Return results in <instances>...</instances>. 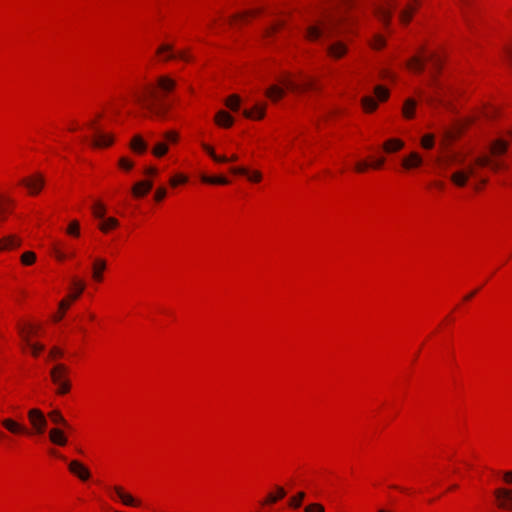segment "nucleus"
Listing matches in <instances>:
<instances>
[{
    "mask_svg": "<svg viewBox=\"0 0 512 512\" xmlns=\"http://www.w3.org/2000/svg\"><path fill=\"white\" fill-rule=\"evenodd\" d=\"M286 495V491L281 486H276V493H269L264 500L263 504H273L276 503L278 500L284 498Z\"/></svg>",
    "mask_w": 512,
    "mask_h": 512,
    "instance_id": "31",
    "label": "nucleus"
},
{
    "mask_svg": "<svg viewBox=\"0 0 512 512\" xmlns=\"http://www.w3.org/2000/svg\"><path fill=\"white\" fill-rule=\"evenodd\" d=\"M231 172L234 173V174H239V175H245V176H248V178L251 180V181H254V182H259L262 178L261 176V173L258 172V171H255L253 172L252 174H249L248 170L244 167H235V168H231Z\"/></svg>",
    "mask_w": 512,
    "mask_h": 512,
    "instance_id": "30",
    "label": "nucleus"
},
{
    "mask_svg": "<svg viewBox=\"0 0 512 512\" xmlns=\"http://www.w3.org/2000/svg\"><path fill=\"white\" fill-rule=\"evenodd\" d=\"M48 417L54 424L63 425L64 427H69L68 422L63 417L62 413L59 410H52L48 413Z\"/></svg>",
    "mask_w": 512,
    "mask_h": 512,
    "instance_id": "33",
    "label": "nucleus"
},
{
    "mask_svg": "<svg viewBox=\"0 0 512 512\" xmlns=\"http://www.w3.org/2000/svg\"><path fill=\"white\" fill-rule=\"evenodd\" d=\"M407 67L417 72H422L424 69V60L418 56H414L407 62Z\"/></svg>",
    "mask_w": 512,
    "mask_h": 512,
    "instance_id": "35",
    "label": "nucleus"
},
{
    "mask_svg": "<svg viewBox=\"0 0 512 512\" xmlns=\"http://www.w3.org/2000/svg\"><path fill=\"white\" fill-rule=\"evenodd\" d=\"M106 269V261L101 258L95 259L92 266V277L95 281L101 282L103 279L102 273Z\"/></svg>",
    "mask_w": 512,
    "mask_h": 512,
    "instance_id": "23",
    "label": "nucleus"
},
{
    "mask_svg": "<svg viewBox=\"0 0 512 512\" xmlns=\"http://www.w3.org/2000/svg\"><path fill=\"white\" fill-rule=\"evenodd\" d=\"M348 6L347 1L336 4L320 16L307 20L304 30L305 38L309 41L324 38L327 41L326 53L334 60H339L348 53V43L338 38L342 32L348 30V25L352 21L346 15Z\"/></svg>",
    "mask_w": 512,
    "mask_h": 512,
    "instance_id": "1",
    "label": "nucleus"
},
{
    "mask_svg": "<svg viewBox=\"0 0 512 512\" xmlns=\"http://www.w3.org/2000/svg\"><path fill=\"white\" fill-rule=\"evenodd\" d=\"M166 189L163 188V187H159L156 191H155V195H154V198L156 201L160 202L162 201L165 197H166Z\"/></svg>",
    "mask_w": 512,
    "mask_h": 512,
    "instance_id": "54",
    "label": "nucleus"
},
{
    "mask_svg": "<svg viewBox=\"0 0 512 512\" xmlns=\"http://www.w3.org/2000/svg\"><path fill=\"white\" fill-rule=\"evenodd\" d=\"M484 113V116L487 117V118H491L494 116L495 114V109L494 108H486L485 111L483 112Z\"/></svg>",
    "mask_w": 512,
    "mask_h": 512,
    "instance_id": "63",
    "label": "nucleus"
},
{
    "mask_svg": "<svg viewBox=\"0 0 512 512\" xmlns=\"http://www.w3.org/2000/svg\"><path fill=\"white\" fill-rule=\"evenodd\" d=\"M493 495L499 509L508 512L512 511V489L499 487L494 490Z\"/></svg>",
    "mask_w": 512,
    "mask_h": 512,
    "instance_id": "9",
    "label": "nucleus"
},
{
    "mask_svg": "<svg viewBox=\"0 0 512 512\" xmlns=\"http://www.w3.org/2000/svg\"><path fill=\"white\" fill-rule=\"evenodd\" d=\"M266 105L256 104L251 110H244L243 115L249 119H262L265 115Z\"/></svg>",
    "mask_w": 512,
    "mask_h": 512,
    "instance_id": "24",
    "label": "nucleus"
},
{
    "mask_svg": "<svg viewBox=\"0 0 512 512\" xmlns=\"http://www.w3.org/2000/svg\"><path fill=\"white\" fill-rule=\"evenodd\" d=\"M149 98H156V93L152 87H147L145 88L142 94L135 95V100L137 103L142 105L155 116L163 118L166 112L168 111L169 107L164 104L156 106L153 102L149 100Z\"/></svg>",
    "mask_w": 512,
    "mask_h": 512,
    "instance_id": "5",
    "label": "nucleus"
},
{
    "mask_svg": "<svg viewBox=\"0 0 512 512\" xmlns=\"http://www.w3.org/2000/svg\"><path fill=\"white\" fill-rule=\"evenodd\" d=\"M305 512H325L323 505L319 503H312L305 508Z\"/></svg>",
    "mask_w": 512,
    "mask_h": 512,
    "instance_id": "52",
    "label": "nucleus"
},
{
    "mask_svg": "<svg viewBox=\"0 0 512 512\" xmlns=\"http://www.w3.org/2000/svg\"><path fill=\"white\" fill-rule=\"evenodd\" d=\"M284 23L282 21H279L277 23H274L273 25L269 26L263 31V37L269 38L272 34H274L280 27H282Z\"/></svg>",
    "mask_w": 512,
    "mask_h": 512,
    "instance_id": "45",
    "label": "nucleus"
},
{
    "mask_svg": "<svg viewBox=\"0 0 512 512\" xmlns=\"http://www.w3.org/2000/svg\"><path fill=\"white\" fill-rule=\"evenodd\" d=\"M153 187V183L150 180L137 182L132 187V193L135 197L145 196Z\"/></svg>",
    "mask_w": 512,
    "mask_h": 512,
    "instance_id": "20",
    "label": "nucleus"
},
{
    "mask_svg": "<svg viewBox=\"0 0 512 512\" xmlns=\"http://www.w3.org/2000/svg\"><path fill=\"white\" fill-rule=\"evenodd\" d=\"M168 152V145L165 142H158L155 144L152 153L156 157H162Z\"/></svg>",
    "mask_w": 512,
    "mask_h": 512,
    "instance_id": "42",
    "label": "nucleus"
},
{
    "mask_svg": "<svg viewBox=\"0 0 512 512\" xmlns=\"http://www.w3.org/2000/svg\"><path fill=\"white\" fill-rule=\"evenodd\" d=\"M157 86L163 92H170L176 86V82L168 76H161L157 80Z\"/></svg>",
    "mask_w": 512,
    "mask_h": 512,
    "instance_id": "29",
    "label": "nucleus"
},
{
    "mask_svg": "<svg viewBox=\"0 0 512 512\" xmlns=\"http://www.w3.org/2000/svg\"><path fill=\"white\" fill-rule=\"evenodd\" d=\"M374 94H375L376 98L378 99V101H380V102L386 101L390 96L389 90L381 85L375 86Z\"/></svg>",
    "mask_w": 512,
    "mask_h": 512,
    "instance_id": "37",
    "label": "nucleus"
},
{
    "mask_svg": "<svg viewBox=\"0 0 512 512\" xmlns=\"http://www.w3.org/2000/svg\"><path fill=\"white\" fill-rule=\"evenodd\" d=\"M101 223L99 224V229L102 231V232H108L110 229H113V228H116L119 224L118 220L116 218H113V217H109V218H104V219H101Z\"/></svg>",
    "mask_w": 512,
    "mask_h": 512,
    "instance_id": "34",
    "label": "nucleus"
},
{
    "mask_svg": "<svg viewBox=\"0 0 512 512\" xmlns=\"http://www.w3.org/2000/svg\"><path fill=\"white\" fill-rule=\"evenodd\" d=\"M172 46L169 45V44H163L161 45L158 50H157V53L158 54H162V53H165L167 52V56L165 57L166 60H170V59H174V58H179L181 60H184V61H190V57L187 55V53L185 51H181L177 54L173 53L172 52Z\"/></svg>",
    "mask_w": 512,
    "mask_h": 512,
    "instance_id": "13",
    "label": "nucleus"
},
{
    "mask_svg": "<svg viewBox=\"0 0 512 512\" xmlns=\"http://www.w3.org/2000/svg\"><path fill=\"white\" fill-rule=\"evenodd\" d=\"M201 180L204 182V183H208V184H220V185H226L229 183V180L225 177H222V176H207V175H203Z\"/></svg>",
    "mask_w": 512,
    "mask_h": 512,
    "instance_id": "36",
    "label": "nucleus"
},
{
    "mask_svg": "<svg viewBox=\"0 0 512 512\" xmlns=\"http://www.w3.org/2000/svg\"><path fill=\"white\" fill-rule=\"evenodd\" d=\"M64 352L62 349H60L59 347H53L51 348L50 352H49V357L51 359H57V358H61L63 356Z\"/></svg>",
    "mask_w": 512,
    "mask_h": 512,
    "instance_id": "53",
    "label": "nucleus"
},
{
    "mask_svg": "<svg viewBox=\"0 0 512 512\" xmlns=\"http://www.w3.org/2000/svg\"><path fill=\"white\" fill-rule=\"evenodd\" d=\"M113 490L124 505L132 507L140 505V501L136 500L133 496L126 493L122 487L115 486Z\"/></svg>",
    "mask_w": 512,
    "mask_h": 512,
    "instance_id": "15",
    "label": "nucleus"
},
{
    "mask_svg": "<svg viewBox=\"0 0 512 512\" xmlns=\"http://www.w3.org/2000/svg\"><path fill=\"white\" fill-rule=\"evenodd\" d=\"M186 181L187 178L185 176H175L170 179V184L175 187L180 183H185Z\"/></svg>",
    "mask_w": 512,
    "mask_h": 512,
    "instance_id": "60",
    "label": "nucleus"
},
{
    "mask_svg": "<svg viewBox=\"0 0 512 512\" xmlns=\"http://www.w3.org/2000/svg\"><path fill=\"white\" fill-rule=\"evenodd\" d=\"M416 105L417 102L414 99L409 98L405 100L402 108V113L406 119H412L414 117Z\"/></svg>",
    "mask_w": 512,
    "mask_h": 512,
    "instance_id": "28",
    "label": "nucleus"
},
{
    "mask_svg": "<svg viewBox=\"0 0 512 512\" xmlns=\"http://www.w3.org/2000/svg\"><path fill=\"white\" fill-rule=\"evenodd\" d=\"M113 143L112 135L102 134L96 130L95 137L92 140V145L96 148L108 147Z\"/></svg>",
    "mask_w": 512,
    "mask_h": 512,
    "instance_id": "21",
    "label": "nucleus"
},
{
    "mask_svg": "<svg viewBox=\"0 0 512 512\" xmlns=\"http://www.w3.org/2000/svg\"><path fill=\"white\" fill-rule=\"evenodd\" d=\"M67 370L64 364H57L50 371L52 382L57 386V394L63 395L70 390V383L66 378Z\"/></svg>",
    "mask_w": 512,
    "mask_h": 512,
    "instance_id": "6",
    "label": "nucleus"
},
{
    "mask_svg": "<svg viewBox=\"0 0 512 512\" xmlns=\"http://www.w3.org/2000/svg\"><path fill=\"white\" fill-rule=\"evenodd\" d=\"M69 470L75 475H77L83 481L89 479L90 477L89 470L79 461H71L69 464Z\"/></svg>",
    "mask_w": 512,
    "mask_h": 512,
    "instance_id": "14",
    "label": "nucleus"
},
{
    "mask_svg": "<svg viewBox=\"0 0 512 512\" xmlns=\"http://www.w3.org/2000/svg\"><path fill=\"white\" fill-rule=\"evenodd\" d=\"M260 9H255V10H250V11H246L244 13H239V14H236L232 17V19L230 20V23L236 21V20H241V19H244L245 17H247L248 15H257L260 13Z\"/></svg>",
    "mask_w": 512,
    "mask_h": 512,
    "instance_id": "51",
    "label": "nucleus"
},
{
    "mask_svg": "<svg viewBox=\"0 0 512 512\" xmlns=\"http://www.w3.org/2000/svg\"><path fill=\"white\" fill-rule=\"evenodd\" d=\"M20 329H25V331L28 333L29 338L31 339V336L38 335V331L40 329V326L34 325V324H27L24 326H19L18 331L20 332Z\"/></svg>",
    "mask_w": 512,
    "mask_h": 512,
    "instance_id": "44",
    "label": "nucleus"
},
{
    "mask_svg": "<svg viewBox=\"0 0 512 512\" xmlns=\"http://www.w3.org/2000/svg\"><path fill=\"white\" fill-rule=\"evenodd\" d=\"M425 61H430L432 63L433 69V72L431 74V80L428 83V85L432 89V95L428 99V101L441 102V98L444 92V85L437 79L435 75V73L441 69V59L435 52H431L426 56Z\"/></svg>",
    "mask_w": 512,
    "mask_h": 512,
    "instance_id": "4",
    "label": "nucleus"
},
{
    "mask_svg": "<svg viewBox=\"0 0 512 512\" xmlns=\"http://www.w3.org/2000/svg\"><path fill=\"white\" fill-rule=\"evenodd\" d=\"M462 16H463V20H464L466 26L468 27V29L473 30V20L470 17V15L468 14V12L463 10Z\"/></svg>",
    "mask_w": 512,
    "mask_h": 512,
    "instance_id": "57",
    "label": "nucleus"
},
{
    "mask_svg": "<svg viewBox=\"0 0 512 512\" xmlns=\"http://www.w3.org/2000/svg\"><path fill=\"white\" fill-rule=\"evenodd\" d=\"M130 148L138 154H143L147 150V144L140 135H135L130 142Z\"/></svg>",
    "mask_w": 512,
    "mask_h": 512,
    "instance_id": "27",
    "label": "nucleus"
},
{
    "mask_svg": "<svg viewBox=\"0 0 512 512\" xmlns=\"http://www.w3.org/2000/svg\"><path fill=\"white\" fill-rule=\"evenodd\" d=\"M404 147V142L400 139L392 138L384 142L383 149L386 153H395Z\"/></svg>",
    "mask_w": 512,
    "mask_h": 512,
    "instance_id": "26",
    "label": "nucleus"
},
{
    "mask_svg": "<svg viewBox=\"0 0 512 512\" xmlns=\"http://www.w3.org/2000/svg\"><path fill=\"white\" fill-rule=\"evenodd\" d=\"M371 46L374 49H381L382 47H384L385 46V39H384V37L379 35V34H375L373 36L372 41H371Z\"/></svg>",
    "mask_w": 512,
    "mask_h": 512,
    "instance_id": "47",
    "label": "nucleus"
},
{
    "mask_svg": "<svg viewBox=\"0 0 512 512\" xmlns=\"http://www.w3.org/2000/svg\"><path fill=\"white\" fill-rule=\"evenodd\" d=\"M240 101L239 96L231 95L226 99L225 105L232 111H238L240 108Z\"/></svg>",
    "mask_w": 512,
    "mask_h": 512,
    "instance_id": "40",
    "label": "nucleus"
},
{
    "mask_svg": "<svg viewBox=\"0 0 512 512\" xmlns=\"http://www.w3.org/2000/svg\"><path fill=\"white\" fill-rule=\"evenodd\" d=\"M418 6L419 0H413V2L408 3L399 13L400 21L403 24H408L411 21L412 15Z\"/></svg>",
    "mask_w": 512,
    "mask_h": 512,
    "instance_id": "12",
    "label": "nucleus"
},
{
    "mask_svg": "<svg viewBox=\"0 0 512 512\" xmlns=\"http://www.w3.org/2000/svg\"><path fill=\"white\" fill-rule=\"evenodd\" d=\"M49 440L58 446H65L68 443L67 436L60 428H52L49 431Z\"/></svg>",
    "mask_w": 512,
    "mask_h": 512,
    "instance_id": "16",
    "label": "nucleus"
},
{
    "mask_svg": "<svg viewBox=\"0 0 512 512\" xmlns=\"http://www.w3.org/2000/svg\"><path fill=\"white\" fill-rule=\"evenodd\" d=\"M421 145L425 149H431L434 146V136L432 134H426L422 137Z\"/></svg>",
    "mask_w": 512,
    "mask_h": 512,
    "instance_id": "48",
    "label": "nucleus"
},
{
    "mask_svg": "<svg viewBox=\"0 0 512 512\" xmlns=\"http://www.w3.org/2000/svg\"><path fill=\"white\" fill-rule=\"evenodd\" d=\"M305 493L300 491L298 492L295 496L291 497L290 500H289V506L294 508V509H297L301 506L302 504V501L304 500L305 498Z\"/></svg>",
    "mask_w": 512,
    "mask_h": 512,
    "instance_id": "41",
    "label": "nucleus"
},
{
    "mask_svg": "<svg viewBox=\"0 0 512 512\" xmlns=\"http://www.w3.org/2000/svg\"><path fill=\"white\" fill-rule=\"evenodd\" d=\"M282 85H272L266 90V96L273 102L280 100L285 95V88L291 91L299 92L313 88V81L310 79L305 80L302 84H298L290 79H284Z\"/></svg>",
    "mask_w": 512,
    "mask_h": 512,
    "instance_id": "3",
    "label": "nucleus"
},
{
    "mask_svg": "<svg viewBox=\"0 0 512 512\" xmlns=\"http://www.w3.org/2000/svg\"><path fill=\"white\" fill-rule=\"evenodd\" d=\"M503 481L506 484H511L512 483V470L506 471V472L503 473Z\"/></svg>",
    "mask_w": 512,
    "mask_h": 512,
    "instance_id": "62",
    "label": "nucleus"
},
{
    "mask_svg": "<svg viewBox=\"0 0 512 512\" xmlns=\"http://www.w3.org/2000/svg\"><path fill=\"white\" fill-rule=\"evenodd\" d=\"M1 425L12 434H31L30 430L26 426L12 418H5L1 420Z\"/></svg>",
    "mask_w": 512,
    "mask_h": 512,
    "instance_id": "10",
    "label": "nucleus"
},
{
    "mask_svg": "<svg viewBox=\"0 0 512 512\" xmlns=\"http://www.w3.org/2000/svg\"><path fill=\"white\" fill-rule=\"evenodd\" d=\"M27 187L31 194H38L44 186V178L42 175L37 174L30 178H24L20 182Z\"/></svg>",
    "mask_w": 512,
    "mask_h": 512,
    "instance_id": "11",
    "label": "nucleus"
},
{
    "mask_svg": "<svg viewBox=\"0 0 512 512\" xmlns=\"http://www.w3.org/2000/svg\"><path fill=\"white\" fill-rule=\"evenodd\" d=\"M28 419L31 424V433L43 434L47 427V419L44 413L38 408H32L28 411Z\"/></svg>",
    "mask_w": 512,
    "mask_h": 512,
    "instance_id": "8",
    "label": "nucleus"
},
{
    "mask_svg": "<svg viewBox=\"0 0 512 512\" xmlns=\"http://www.w3.org/2000/svg\"><path fill=\"white\" fill-rule=\"evenodd\" d=\"M93 215L98 219H104L106 213V207L103 203L97 201L92 206Z\"/></svg>",
    "mask_w": 512,
    "mask_h": 512,
    "instance_id": "38",
    "label": "nucleus"
},
{
    "mask_svg": "<svg viewBox=\"0 0 512 512\" xmlns=\"http://www.w3.org/2000/svg\"><path fill=\"white\" fill-rule=\"evenodd\" d=\"M73 286L76 289V293L74 295L70 296L71 300L77 299L79 297V295L83 292L84 287H85L84 284L77 279L73 280Z\"/></svg>",
    "mask_w": 512,
    "mask_h": 512,
    "instance_id": "50",
    "label": "nucleus"
},
{
    "mask_svg": "<svg viewBox=\"0 0 512 512\" xmlns=\"http://www.w3.org/2000/svg\"><path fill=\"white\" fill-rule=\"evenodd\" d=\"M119 166L125 170H130L133 167V163L130 160L123 157L119 160Z\"/></svg>",
    "mask_w": 512,
    "mask_h": 512,
    "instance_id": "59",
    "label": "nucleus"
},
{
    "mask_svg": "<svg viewBox=\"0 0 512 512\" xmlns=\"http://www.w3.org/2000/svg\"><path fill=\"white\" fill-rule=\"evenodd\" d=\"M397 6V0H379L373 5L375 17L384 25H388L391 20L392 11Z\"/></svg>",
    "mask_w": 512,
    "mask_h": 512,
    "instance_id": "7",
    "label": "nucleus"
},
{
    "mask_svg": "<svg viewBox=\"0 0 512 512\" xmlns=\"http://www.w3.org/2000/svg\"><path fill=\"white\" fill-rule=\"evenodd\" d=\"M11 200L8 198L0 197V220H4V214L8 212V204Z\"/></svg>",
    "mask_w": 512,
    "mask_h": 512,
    "instance_id": "49",
    "label": "nucleus"
},
{
    "mask_svg": "<svg viewBox=\"0 0 512 512\" xmlns=\"http://www.w3.org/2000/svg\"><path fill=\"white\" fill-rule=\"evenodd\" d=\"M380 75H381V77H382V78H391V79H393V78H394V76L392 75V73H391L390 71L386 70V69L382 70V71L380 72Z\"/></svg>",
    "mask_w": 512,
    "mask_h": 512,
    "instance_id": "64",
    "label": "nucleus"
},
{
    "mask_svg": "<svg viewBox=\"0 0 512 512\" xmlns=\"http://www.w3.org/2000/svg\"><path fill=\"white\" fill-rule=\"evenodd\" d=\"M370 167V163L366 161H360L355 164V170L359 173L366 171Z\"/></svg>",
    "mask_w": 512,
    "mask_h": 512,
    "instance_id": "55",
    "label": "nucleus"
},
{
    "mask_svg": "<svg viewBox=\"0 0 512 512\" xmlns=\"http://www.w3.org/2000/svg\"><path fill=\"white\" fill-rule=\"evenodd\" d=\"M422 163H423L422 157L416 152L410 153L407 157H405L402 160V166L405 169L418 168L422 165Z\"/></svg>",
    "mask_w": 512,
    "mask_h": 512,
    "instance_id": "19",
    "label": "nucleus"
},
{
    "mask_svg": "<svg viewBox=\"0 0 512 512\" xmlns=\"http://www.w3.org/2000/svg\"><path fill=\"white\" fill-rule=\"evenodd\" d=\"M53 253L55 257L60 261L66 259L67 257V255L63 251H61V249L56 244L53 245Z\"/></svg>",
    "mask_w": 512,
    "mask_h": 512,
    "instance_id": "56",
    "label": "nucleus"
},
{
    "mask_svg": "<svg viewBox=\"0 0 512 512\" xmlns=\"http://www.w3.org/2000/svg\"><path fill=\"white\" fill-rule=\"evenodd\" d=\"M361 104L365 112L371 113L378 107L377 101L372 96H364L361 99Z\"/></svg>",
    "mask_w": 512,
    "mask_h": 512,
    "instance_id": "32",
    "label": "nucleus"
},
{
    "mask_svg": "<svg viewBox=\"0 0 512 512\" xmlns=\"http://www.w3.org/2000/svg\"><path fill=\"white\" fill-rule=\"evenodd\" d=\"M66 233L70 236L78 237L80 235V225L77 220H73L69 223Z\"/></svg>",
    "mask_w": 512,
    "mask_h": 512,
    "instance_id": "43",
    "label": "nucleus"
},
{
    "mask_svg": "<svg viewBox=\"0 0 512 512\" xmlns=\"http://www.w3.org/2000/svg\"><path fill=\"white\" fill-rule=\"evenodd\" d=\"M20 336L24 344L31 349L33 356H38V354L44 350V345L40 343H33L28 336V333L25 329H20Z\"/></svg>",
    "mask_w": 512,
    "mask_h": 512,
    "instance_id": "17",
    "label": "nucleus"
},
{
    "mask_svg": "<svg viewBox=\"0 0 512 512\" xmlns=\"http://www.w3.org/2000/svg\"><path fill=\"white\" fill-rule=\"evenodd\" d=\"M203 149L206 151V153L215 161L218 163H225L227 162L228 158L226 156H218L215 154L213 148L207 144H202Z\"/></svg>",
    "mask_w": 512,
    "mask_h": 512,
    "instance_id": "39",
    "label": "nucleus"
},
{
    "mask_svg": "<svg viewBox=\"0 0 512 512\" xmlns=\"http://www.w3.org/2000/svg\"><path fill=\"white\" fill-rule=\"evenodd\" d=\"M489 166L493 171H498L504 168L501 161H493L488 155L476 157L473 162L467 164L464 168L454 172L451 175V181L458 187H464L470 177L479 179L481 184H486L487 179L479 175V168Z\"/></svg>",
    "mask_w": 512,
    "mask_h": 512,
    "instance_id": "2",
    "label": "nucleus"
},
{
    "mask_svg": "<svg viewBox=\"0 0 512 512\" xmlns=\"http://www.w3.org/2000/svg\"><path fill=\"white\" fill-rule=\"evenodd\" d=\"M385 163V158L380 157L376 159L373 163L370 164V167H373L375 169L381 168Z\"/></svg>",
    "mask_w": 512,
    "mask_h": 512,
    "instance_id": "61",
    "label": "nucleus"
},
{
    "mask_svg": "<svg viewBox=\"0 0 512 512\" xmlns=\"http://www.w3.org/2000/svg\"><path fill=\"white\" fill-rule=\"evenodd\" d=\"M215 122L221 127L228 128L232 126L234 119L228 112L220 110L215 116Z\"/></svg>",
    "mask_w": 512,
    "mask_h": 512,
    "instance_id": "25",
    "label": "nucleus"
},
{
    "mask_svg": "<svg viewBox=\"0 0 512 512\" xmlns=\"http://www.w3.org/2000/svg\"><path fill=\"white\" fill-rule=\"evenodd\" d=\"M164 138L167 142H170V143H176L177 140H178V135L177 133L173 132V131H170V132H166L164 134Z\"/></svg>",
    "mask_w": 512,
    "mask_h": 512,
    "instance_id": "58",
    "label": "nucleus"
},
{
    "mask_svg": "<svg viewBox=\"0 0 512 512\" xmlns=\"http://www.w3.org/2000/svg\"><path fill=\"white\" fill-rule=\"evenodd\" d=\"M507 148L508 142L502 138H498L490 144L491 156L499 157L507 151Z\"/></svg>",
    "mask_w": 512,
    "mask_h": 512,
    "instance_id": "18",
    "label": "nucleus"
},
{
    "mask_svg": "<svg viewBox=\"0 0 512 512\" xmlns=\"http://www.w3.org/2000/svg\"><path fill=\"white\" fill-rule=\"evenodd\" d=\"M36 255L34 252L27 251L21 255V262L24 265H31L35 262Z\"/></svg>",
    "mask_w": 512,
    "mask_h": 512,
    "instance_id": "46",
    "label": "nucleus"
},
{
    "mask_svg": "<svg viewBox=\"0 0 512 512\" xmlns=\"http://www.w3.org/2000/svg\"><path fill=\"white\" fill-rule=\"evenodd\" d=\"M21 239L15 235H8L0 239V251L10 250L20 246Z\"/></svg>",
    "mask_w": 512,
    "mask_h": 512,
    "instance_id": "22",
    "label": "nucleus"
}]
</instances>
